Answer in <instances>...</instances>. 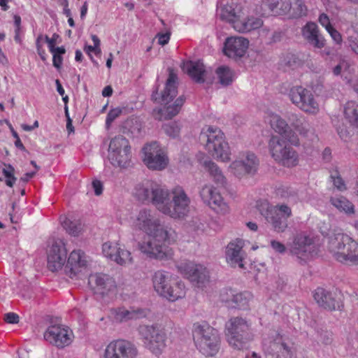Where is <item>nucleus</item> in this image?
Wrapping results in <instances>:
<instances>
[{
	"instance_id": "35",
	"label": "nucleus",
	"mask_w": 358,
	"mask_h": 358,
	"mask_svg": "<svg viewBox=\"0 0 358 358\" xmlns=\"http://www.w3.org/2000/svg\"><path fill=\"white\" fill-rule=\"evenodd\" d=\"M111 313L114 321L116 322H123L130 320H136L143 315V311L141 309L127 310L123 307L113 309Z\"/></svg>"
},
{
	"instance_id": "33",
	"label": "nucleus",
	"mask_w": 358,
	"mask_h": 358,
	"mask_svg": "<svg viewBox=\"0 0 358 358\" xmlns=\"http://www.w3.org/2000/svg\"><path fill=\"white\" fill-rule=\"evenodd\" d=\"M156 183L148 180L137 185L135 187V197L142 203H151Z\"/></svg>"
},
{
	"instance_id": "4",
	"label": "nucleus",
	"mask_w": 358,
	"mask_h": 358,
	"mask_svg": "<svg viewBox=\"0 0 358 358\" xmlns=\"http://www.w3.org/2000/svg\"><path fill=\"white\" fill-rule=\"evenodd\" d=\"M193 337L196 348L205 356L213 357L219 351L220 338L218 331L208 324H194Z\"/></svg>"
},
{
	"instance_id": "9",
	"label": "nucleus",
	"mask_w": 358,
	"mask_h": 358,
	"mask_svg": "<svg viewBox=\"0 0 358 358\" xmlns=\"http://www.w3.org/2000/svg\"><path fill=\"white\" fill-rule=\"evenodd\" d=\"M174 231L171 230V236L168 240H164L155 235H148V240L138 243L140 251L151 259L164 260L172 258V250L165 245V243H171L174 241Z\"/></svg>"
},
{
	"instance_id": "21",
	"label": "nucleus",
	"mask_w": 358,
	"mask_h": 358,
	"mask_svg": "<svg viewBox=\"0 0 358 358\" xmlns=\"http://www.w3.org/2000/svg\"><path fill=\"white\" fill-rule=\"evenodd\" d=\"M178 269L185 277L199 287L209 280L207 268L201 264H196L191 262H184L180 264Z\"/></svg>"
},
{
	"instance_id": "42",
	"label": "nucleus",
	"mask_w": 358,
	"mask_h": 358,
	"mask_svg": "<svg viewBox=\"0 0 358 358\" xmlns=\"http://www.w3.org/2000/svg\"><path fill=\"white\" fill-rule=\"evenodd\" d=\"M62 224L66 232L73 236H78L83 230L82 224L78 221H71L64 218L62 221Z\"/></svg>"
},
{
	"instance_id": "48",
	"label": "nucleus",
	"mask_w": 358,
	"mask_h": 358,
	"mask_svg": "<svg viewBox=\"0 0 358 358\" xmlns=\"http://www.w3.org/2000/svg\"><path fill=\"white\" fill-rule=\"evenodd\" d=\"M330 178L334 184V186L339 191H345L347 189L346 185L341 178V175L337 171L331 173Z\"/></svg>"
},
{
	"instance_id": "2",
	"label": "nucleus",
	"mask_w": 358,
	"mask_h": 358,
	"mask_svg": "<svg viewBox=\"0 0 358 358\" xmlns=\"http://www.w3.org/2000/svg\"><path fill=\"white\" fill-rule=\"evenodd\" d=\"M329 249L338 262L349 265L358 264V243L343 233H336L329 238Z\"/></svg>"
},
{
	"instance_id": "64",
	"label": "nucleus",
	"mask_w": 358,
	"mask_h": 358,
	"mask_svg": "<svg viewBox=\"0 0 358 358\" xmlns=\"http://www.w3.org/2000/svg\"><path fill=\"white\" fill-rule=\"evenodd\" d=\"M343 64L344 62H341L333 69V73L335 76H338L341 74Z\"/></svg>"
},
{
	"instance_id": "16",
	"label": "nucleus",
	"mask_w": 358,
	"mask_h": 358,
	"mask_svg": "<svg viewBox=\"0 0 358 358\" xmlns=\"http://www.w3.org/2000/svg\"><path fill=\"white\" fill-rule=\"evenodd\" d=\"M289 250L301 261L306 262L313 257L315 246L312 238L305 233H300L294 237Z\"/></svg>"
},
{
	"instance_id": "60",
	"label": "nucleus",
	"mask_w": 358,
	"mask_h": 358,
	"mask_svg": "<svg viewBox=\"0 0 358 358\" xmlns=\"http://www.w3.org/2000/svg\"><path fill=\"white\" fill-rule=\"evenodd\" d=\"M281 38V33L275 31L271 34V36L268 37V41L270 43H275L279 41Z\"/></svg>"
},
{
	"instance_id": "22",
	"label": "nucleus",
	"mask_w": 358,
	"mask_h": 358,
	"mask_svg": "<svg viewBox=\"0 0 358 358\" xmlns=\"http://www.w3.org/2000/svg\"><path fill=\"white\" fill-rule=\"evenodd\" d=\"M91 282L94 284V292L102 297L115 295L117 292V284L113 278L104 273H96L90 277Z\"/></svg>"
},
{
	"instance_id": "29",
	"label": "nucleus",
	"mask_w": 358,
	"mask_h": 358,
	"mask_svg": "<svg viewBox=\"0 0 358 358\" xmlns=\"http://www.w3.org/2000/svg\"><path fill=\"white\" fill-rule=\"evenodd\" d=\"M303 38L313 47L321 49L325 45V39L320 34L317 24L314 22H308L302 28Z\"/></svg>"
},
{
	"instance_id": "28",
	"label": "nucleus",
	"mask_w": 358,
	"mask_h": 358,
	"mask_svg": "<svg viewBox=\"0 0 358 358\" xmlns=\"http://www.w3.org/2000/svg\"><path fill=\"white\" fill-rule=\"evenodd\" d=\"M151 203L156 208L165 215L166 210L171 198V189L169 190L165 187L156 183L155 191L152 195Z\"/></svg>"
},
{
	"instance_id": "51",
	"label": "nucleus",
	"mask_w": 358,
	"mask_h": 358,
	"mask_svg": "<svg viewBox=\"0 0 358 358\" xmlns=\"http://www.w3.org/2000/svg\"><path fill=\"white\" fill-rule=\"evenodd\" d=\"M318 20L320 24L324 27L327 31L333 27L331 24L329 17L325 13L320 14Z\"/></svg>"
},
{
	"instance_id": "5",
	"label": "nucleus",
	"mask_w": 358,
	"mask_h": 358,
	"mask_svg": "<svg viewBox=\"0 0 358 358\" xmlns=\"http://www.w3.org/2000/svg\"><path fill=\"white\" fill-rule=\"evenodd\" d=\"M177 75L172 69H169V78L166 86L161 96V102L165 106L159 110L160 114L159 120H169L176 116L180 110L185 102L183 96L178 97L173 104L169 105L177 95Z\"/></svg>"
},
{
	"instance_id": "17",
	"label": "nucleus",
	"mask_w": 358,
	"mask_h": 358,
	"mask_svg": "<svg viewBox=\"0 0 358 358\" xmlns=\"http://www.w3.org/2000/svg\"><path fill=\"white\" fill-rule=\"evenodd\" d=\"M138 350L135 345L124 339L113 341L106 346L104 358H135Z\"/></svg>"
},
{
	"instance_id": "46",
	"label": "nucleus",
	"mask_w": 358,
	"mask_h": 358,
	"mask_svg": "<svg viewBox=\"0 0 358 358\" xmlns=\"http://www.w3.org/2000/svg\"><path fill=\"white\" fill-rule=\"evenodd\" d=\"M2 164L5 166L2 170V173L6 178V184L7 186L12 187L17 180L16 177L14 176L15 169L10 164L2 162Z\"/></svg>"
},
{
	"instance_id": "50",
	"label": "nucleus",
	"mask_w": 358,
	"mask_h": 358,
	"mask_svg": "<svg viewBox=\"0 0 358 358\" xmlns=\"http://www.w3.org/2000/svg\"><path fill=\"white\" fill-rule=\"evenodd\" d=\"M122 111V109L120 108L110 110L106 120V124L108 128L110 126L111 123L120 115Z\"/></svg>"
},
{
	"instance_id": "47",
	"label": "nucleus",
	"mask_w": 358,
	"mask_h": 358,
	"mask_svg": "<svg viewBox=\"0 0 358 358\" xmlns=\"http://www.w3.org/2000/svg\"><path fill=\"white\" fill-rule=\"evenodd\" d=\"M163 129L166 135L171 138L179 136L180 132V126L176 122H172L163 125Z\"/></svg>"
},
{
	"instance_id": "34",
	"label": "nucleus",
	"mask_w": 358,
	"mask_h": 358,
	"mask_svg": "<svg viewBox=\"0 0 358 358\" xmlns=\"http://www.w3.org/2000/svg\"><path fill=\"white\" fill-rule=\"evenodd\" d=\"M313 296L320 306L331 310L335 309L336 300L331 292L318 287L315 290Z\"/></svg>"
},
{
	"instance_id": "37",
	"label": "nucleus",
	"mask_w": 358,
	"mask_h": 358,
	"mask_svg": "<svg viewBox=\"0 0 358 358\" xmlns=\"http://www.w3.org/2000/svg\"><path fill=\"white\" fill-rule=\"evenodd\" d=\"M344 118L352 129L358 130V103L354 101H348L344 106Z\"/></svg>"
},
{
	"instance_id": "49",
	"label": "nucleus",
	"mask_w": 358,
	"mask_h": 358,
	"mask_svg": "<svg viewBox=\"0 0 358 358\" xmlns=\"http://www.w3.org/2000/svg\"><path fill=\"white\" fill-rule=\"evenodd\" d=\"M282 136L285 138V140L287 142H289L292 145L294 146L299 145L300 142L297 134L292 129H290L289 127L288 129H286V131L283 133Z\"/></svg>"
},
{
	"instance_id": "56",
	"label": "nucleus",
	"mask_w": 358,
	"mask_h": 358,
	"mask_svg": "<svg viewBox=\"0 0 358 358\" xmlns=\"http://www.w3.org/2000/svg\"><path fill=\"white\" fill-rule=\"evenodd\" d=\"M158 43L162 45H164L167 44L170 39V32H166L164 34H158Z\"/></svg>"
},
{
	"instance_id": "15",
	"label": "nucleus",
	"mask_w": 358,
	"mask_h": 358,
	"mask_svg": "<svg viewBox=\"0 0 358 358\" xmlns=\"http://www.w3.org/2000/svg\"><path fill=\"white\" fill-rule=\"evenodd\" d=\"M142 151L143 162L149 169L162 171L167 166L169 158L157 142L146 144Z\"/></svg>"
},
{
	"instance_id": "12",
	"label": "nucleus",
	"mask_w": 358,
	"mask_h": 358,
	"mask_svg": "<svg viewBox=\"0 0 358 358\" xmlns=\"http://www.w3.org/2000/svg\"><path fill=\"white\" fill-rule=\"evenodd\" d=\"M291 102L306 113L316 115L320 106L313 92L301 85L292 86L288 92Z\"/></svg>"
},
{
	"instance_id": "41",
	"label": "nucleus",
	"mask_w": 358,
	"mask_h": 358,
	"mask_svg": "<svg viewBox=\"0 0 358 358\" xmlns=\"http://www.w3.org/2000/svg\"><path fill=\"white\" fill-rule=\"evenodd\" d=\"M267 121L271 127L280 135H282L289 127L287 122L277 114L269 113L267 116Z\"/></svg>"
},
{
	"instance_id": "36",
	"label": "nucleus",
	"mask_w": 358,
	"mask_h": 358,
	"mask_svg": "<svg viewBox=\"0 0 358 358\" xmlns=\"http://www.w3.org/2000/svg\"><path fill=\"white\" fill-rule=\"evenodd\" d=\"M204 165L215 185L218 187L225 188L227 185V180L220 168L210 160L205 162Z\"/></svg>"
},
{
	"instance_id": "19",
	"label": "nucleus",
	"mask_w": 358,
	"mask_h": 358,
	"mask_svg": "<svg viewBox=\"0 0 358 358\" xmlns=\"http://www.w3.org/2000/svg\"><path fill=\"white\" fill-rule=\"evenodd\" d=\"M259 166V160L252 152H246L241 159L234 161L229 166V171L236 177L243 178L246 175H254Z\"/></svg>"
},
{
	"instance_id": "26",
	"label": "nucleus",
	"mask_w": 358,
	"mask_h": 358,
	"mask_svg": "<svg viewBox=\"0 0 358 358\" xmlns=\"http://www.w3.org/2000/svg\"><path fill=\"white\" fill-rule=\"evenodd\" d=\"M244 241L237 238L230 242L226 250V260L232 267L244 268L243 260L245 253L243 250Z\"/></svg>"
},
{
	"instance_id": "62",
	"label": "nucleus",
	"mask_w": 358,
	"mask_h": 358,
	"mask_svg": "<svg viewBox=\"0 0 358 358\" xmlns=\"http://www.w3.org/2000/svg\"><path fill=\"white\" fill-rule=\"evenodd\" d=\"M350 47L355 54L358 55V40L350 41Z\"/></svg>"
},
{
	"instance_id": "1",
	"label": "nucleus",
	"mask_w": 358,
	"mask_h": 358,
	"mask_svg": "<svg viewBox=\"0 0 358 358\" xmlns=\"http://www.w3.org/2000/svg\"><path fill=\"white\" fill-rule=\"evenodd\" d=\"M200 139L204 143L208 153L214 159L222 162L231 159V150L225 140L224 133L217 127L206 126L200 134Z\"/></svg>"
},
{
	"instance_id": "32",
	"label": "nucleus",
	"mask_w": 358,
	"mask_h": 358,
	"mask_svg": "<svg viewBox=\"0 0 358 358\" xmlns=\"http://www.w3.org/2000/svg\"><path fill=\"white\" fill-rule=\"evenodd\" d=\"M183 71L196 83H202L205 81V66L201 61H188L183 64Z\"/></svg>"
},
{
	"instance_id": "45",
	"label": "nucleus",
	"mask_w": 358,
	"mask_h": 358,
	"mask_svg": "<svg viewBox=\"0 0 358 358\" xmlns=\"http://www.w3.org/2000/svg\"><path fill=\"white\" fill-rule=\"evenodd\" d=\"M120 250V244L117 243L106 242L102 245V252L103 255L111 261L115 262V257Z\"/></svg>"
},
{
	"instance_id": "63",
	"label": "nucleus",
	"mask_w": 358,
	"mask_h": 358,
	"mask_svg": "<svg viewBox=\"0 0 358 358\" xmlns=\"http://www.w3.org/2000/svg\"><path fill=\"white\" fill-rule=\"evenodd\" d=\"M36 175V171L26 173L22 178L21 180L24 182H28L31 178H32Z\"/></svg>"
},
{
	"instance_id": "52",
	"label": "nucleus",
	"mask_w": 358,
	"mask_h": 358,
	"mask_svg": "<svg viewBox=\"0 0 358 358\" xmlns=\"http://www.w3.org/2000/svg\"><path fill=\"white\" fill-rule=\"evenodd\" d=\"M271 246L275 252L280 254H283L286 251L285 245L275 240L271 241Z\"/></svg>"
},
{
	"instance_id": "23",
	"label": "nucleus",
	"mask_w": 358,
	"mask_h": 358,
	"mask_svg": "<svg viewBox=\"0 0 358 358\" xmlns=\"http://www.w3.org/2000/svg\"><path fill=\"white\" fill-rule=\"evenodd\" d=\"M200 196L206 204L217 211L225 212L227 206L220 193L212 185H203L200 192Z\"/></svg>"
},
{
	"instance_id": "24",
	"label": "nucleus",
	"mask_w": 358,
	"mask_h": 358,
	"mask_svg": "<svg viewBox=\"0 0 358 358\" xmlns=\"http://www.w3.org/2000/svg\"><path fill=\"white\" fill-rule=\"evenodd\" d=\"M292 8L290 0H262L259 5V13L262 16L284 15Z\"/></svg>"
},
{
	"instance_id": "54",
	"label": "nucleus",
	"mask_w": 358,
	"mask_h": 358,
	"mask_svg": "<svg viewBox=\"0 0 358 358\" xmlns=\"http://www.w3.org/2000/svg\"><path fill=\"white\" fill-rule=\"evenodd\" d=\"M58 38L59 35L57 34H54L52 38H49L48 36H44V39L45 42L48 43L50 52H53V50H55L56 41Z\"/></svg>"
},
{
	"instance_id": "3",
	"label": "nucleus",
	"mask_w": 358,
	"mask_h": 358,
	"mask_svg": "<svg viewBox=\"0 0 358 358\" xmlns=\"http://www.w3.org/2000/svg\"><path fill=\"white\" fill-rule=\"evenodd\" d=\"M227 341L230 346L238 350L248 349L253 340L251 324L245 318L234 317L225 324Z\"/></svg>"
},
{
	"instance_id": "53",
	"label": "nucleus",
	"mask_w": 358,
	"mask_h": 358,
	"mask_svg": "<svg viewBox=\"0 0 358 358\" xmlns=\"http://www.w3.org/2000/svg\"><path fill=\"white\" fill-rule=\"evenodd\" d=\"M4 320L8 324H17L19 316L15 313L10 312L4 315Z\"/></svg>"
},
{
	"instance_id": "31",
	"label": "nucleus",
	"mask_w": 358,
	"mask_h": 358,
	"mask_svg": "<svg viewBox=\"0 0 358 358\" xmlns=\"http://www.w3.org/2000/svg\"><path fill=\"white\" fill-rule=\"evenodd\" d=\"M241 8L237 5L234 7L233 5H224L217 10V15L222 20L231 24L235 29L236 22L241 20Z\"/></svg>"
},
{
	"instance_id": "6",
	"label": "nucleus",
	"mask_w": 358,
	"mask_h": 358,
	"mask_svg": "<svg viewBox=\"0 0 358 358\" xmlns=\"http://www.w3.org/2000/svg\"><path fill=\"white\" fill-rule=\"evenodd\" d=\"M136 230L142 231L147 235H155L164 240L171 236V229L164 227L155 213L151 210L143 208L137 213L132 223Z\"/></svg>"
},
{
	"instance_id": "8",
	"label": "nucleus",
	"mask_w": 358,
	"mask_h": 358,
	"mask_svg": "<svg viewBox=\"0 0 358 358\" xmlns=\"http://www.w3.org/2000/svg\"><path fill=\"white\" fill-rule=\"evenodd\" d=\"M272 158L279 164L293 167L298 164L299 155L287 141L279 136H273L268 143Z\"/></svg>"
},
{
	"instance_id": "39",
	"label": "nucleus",
	"mask_w": 358,
	"mask_h": 358,
	"mask_svg": "<svg viewBox=\"0 0 358 358\" xmlns=\"http://www.w3.org/2000/svg\"><path fill=\"white\" fill-rule=\"evenodd\" d=\"M262 25L263 21L261 18L252 16L236 22L235 30L242 33L250 32L261 28Z\"/></svg>"
},
{
	"instance_id": "11",
	"label": "nucleus",
	"mask_w": 358,
	"mask_h": 358,
	"mask_svg": "<svg viewBox=\"0 0 358 358\" xmlns=\"http://www.w3.org/2000/svg\"><path fill=\"white\" fill-rule=\"evenodd\" d=\"M261 214L278 233L284 232L288 227L287 219L292 216L291 208L285 204L275 206L268 204L261 206Z\"/></svg>"
},
{
	"instance_id": "27",
	"label": "nucleus",
	"mask_w": 358,
	"mask_h": 358,
	"mask_svg": "<svg viewBox=\"0 0 358 358\" xmlns=\"http://www.w3.org/2000/svg\"><path fill=\"white\" fill-rule=\"evenodd\" d=\"M87 261L83 252L80 250H73L66 261L65 273L70 278H73L83 268L86 266Z\"/></svg>"
},
{
	"instance_id": "44",
	"label": "nucleus",
	"mask_w": 358,
	"mask_h": 358,
	"mask_svg": "<svg viewBox=\"0 0 358 358\" xmlns=\"http://www.w3.org/2000/svg\"><path fill=\"white\" fill-rule=\"evenodd\" d=\"M252 298L249 292H241L233 295L231 299L234 306L238 308L245 309L248 306V303Z\"/></svg>"
},
{
	"instance_id": "61",
	"label": "nucleus",
	"mask_w": 358,
	"mask_h": 358,
	"mask_svg": "<svg viewBox=\"0 0 358 358\" xmlns=\"http://www.w3.org/2000/svg\"><path fill=\"white\" fill-rule=\"evenodd\" d=\"M84 50L85 51L86 53H87L90 55L91 52H95L96 53V52H100V51H101V50L99 48H96L95 46H92V45H85L84 48Z\"/></svg>"
},
{
	"instance_id": "14",
	"label": "nucleus",
	"mask_w": 358,
	"mask_h": 358,
	"mask_svg": "<svg viewBox=\"0 0 358 358\" xmlns=\"http://www.w3.org/2000/svg\"><path fill=\"white\" fill-rule=\"evenodd\" d=\"M190 198L183 187L176 185L171 189L170 205L168 206L165 215L173 218L185 217L189 212Z\"/></svg>"
},
{
	"instance_id": "57",
	"label": "nucleus",
	"mask_w": 358,
	"mask_h": 358,
	"mask_svg": "<svg viewBox=\"0 0 358 358\" xmlns=\"http://www.w3.org/2000/svg\"><path fill=\"white\" fill-rule=\"evenodd\" d=\"M92 187L94 190V193L96 195L99 196L102 194L103 192V185L100 180H95L92 182Z\"/></svg>"
},
{
	"instance_id": "30",
	"label": "nucleus",
	"mask_w": 358,
	"mask_h": 358,
	"mask_svg": "<svg viewBox=\"0 0 358 358\" xmlns=\"http://www.w3.org/2000/svg\"><path fill=\"white\" fill-rule=\"evenodd\" d=\"M289 121L292 127L303 137L310 140L316 137L314 128L304 117L292 114L289 117Z\"/></svg>"
},
{
	"instance_id": "38",
	"label": "nucleus",
	"mask_w": 358,
	"mask_h": 358,
	"mask_svg": "<svg viewBox=\"0 0 358 358\" xmlns=\"http://www.w3.org/2000/svg\"><path fill=\"white\" fill-rule=\"evenodd\" d=\"M331 204L339 212L350 215L355 213L354 204L346 197L338 195L330 198Z\"/></svg>"
},
{
	"instance_id": "40",
	"label": "nucleus",
	"mask_w": 358,
	"mask_h": 358,
	"mask_svg": "<svg viewBox=\"0 0 358 358\" xmlns=\"http://www.w3.org/2000/svg\"><path fill=\"white\" fill-rule=\"evenodd\" d=\"M215 73L219 83L222 86L230 85L235 78L234 71L227 66L223 65L217 67Z\"/></svg>"
},
{
	"instance_id": "58",
	"label": "nucleus",
	"mask_w": 358,
	"mask_h": 358,
	"mask_svg": "<svg viewBox=\"0 0 358 358\" xmlns=\"http://www.w3.org/2000/svg\"><path fill=\"white\" fill-rule=\"evenodd\" d=\"M52 64L53 66L57 69H60L62 64V57L61 55H57V54H52Z\"/></svg>"
},
{
	"instance_id": "25",
	"label": "nucleus",
	"mask_w": 358,
	"mask_h": 358,
	"mask_svg": "<svg viewBox=\"0 0 358 358\" xmlns=\"http://www.w3.org/2000/svg\"><path fill=\"white\" fill-rule=\"evenodd\" d=\"M248 46L249 41L244 37H228L224 42V53L229 58L237 59L245 55Z\"/></svg>"
},
{
	"instance_id": "7",
	"label": "nucleus",
	"mask_w": 358,
	"mask_h": 358,
	"mask_svg": "<svg viewBox=\"0 0 358 358\" xmlns=\"http://www.w3.org/2000/svg\"><path fill=\"white\" fill-rule=\"evenodd\" d=\"M152 284L155 290L160 296L171 301H175L185 296V286L183 282L171 283V275L165 271H156L152 276Z\"/></svg>"
},
{
	"instance_id": "43",
	"label": "nucleus",
	"mask_w": 358,
	"mask_h": 358,
	"mask_svg": "<svg viewBox=\"0 0 358 358\" xmlns=\"http://www.w3.org/2000/svg\"><path fill=\"white\" fill-rule=\"evenodd\" d=\"M132 262L133 258L130 251L120 245V250L117 252V256L115 257V262L119 265L125 266L131 264Z\"/></svg>"
},
{
	"instance_id": "10",
	"label": "nucleus",
	"mask_w": 358,
	"mask_h": 358,
	"mask_svg": "<svg viewBox=\"0 0 358 358\" xmlns=\"http://www.w3.org/2000/svg\"><path fill=\"white\" fill-rule=\"evenodd\" d=\"M140 338L145 348L159 355L166 347V334L158 324H142L138 329Z\"/></svg>"
},
{
	"instance_id": "18",
	"label": "nucleus",
	"mask_w": 358,
	"mask_h": 358,
	"mask_svg": "<svg viewBox=\"0 0 358 358\" xmlns=\"http://www.w3.org/2000/svg\"><path fill=\"white\" fill-rule=\"evenodd\" d=\"M67 250L61 239L55 241L47 253L48 268L52 272L61 270L66 262Z\"/></svg>"
},
{
	"instance_id": "20",
	"label": "nucleus",
	"mask_w": 358,
	"mask_h": 358,
	"mask_svg": "<svg viewBox=\"0 0 358 358\" xmlns=\"http://www.w3.org/2000/svg\"><path fill=\"white\" fill-rule=\"evenodd\" d=\"M44 339L57 348H64L72 341V332L62 325L50 326L44 333Z\"/></svg>"
},
{
	"instance_id": "13",
	"label": "nucleus",
	"mask_w": 358,
	"mask_h": 358,
	"mask_svg": "<svg viewBox=\"0 0 358 358\" xmlns=\"http://www.w3.org/2000/svg\"><path fill=\"white\" fill-rule=\"evenodd\" d=\"M108 158L115 166L126 167L131 158V147L129 141L119 135L111 139Z\"/></svg>"
},
{
	"instance_id": "59",
	"label": "nucleus",
	"mask_w": 358,
	"mask_h": 358,
	"mask_svg": "<svg viewBox=\"0 0 358 358\" xmlns=\"http://www.w3.org/2000/svg\"><path fill=\"white\" fill-rule=\"evenodd\" d=\"M296 4L299 10L297 14L300 16L305 15L307 11L306 5L301 1H298Z\"/></svg>"
},
{
	"instance_id": "55",
	"label": "nucleus",
	"mask_w": 358,
	"mask_h": 358,
	"mask_svg": "<svg viewBox=\"0 0 358 358\" xmlns=\"http://www.w3.org/2000/svg\"><path fill=\"white\" fill-rule=\"evenodd\" d=\"M328 33L330 34L332 39L337 44H341L342 42V36L341 34L335 29L334 27H331L329 30H327Z\"/></svg>"
}]
</instances>
